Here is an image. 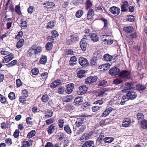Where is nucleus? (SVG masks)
<instances>
[{
    "instance_id": "nucleus-1",
    "label": "nucleus",
    "mask_w": 147,
    "mask_h": 147,
    "mask_svg": "<svg viewBox=\"0 0 147 147\" xmlns=\"http://www.w3.org/2000/svg\"><path fill=\"white\" fill-rule=\"evenodd\" d=\"M125 85L124 89L121 91L123 92H126L127 90L133 89L134 88V85L131 82H126Z\"/></svg>"
},
{
    "instance_id": "nucleus-2",
    "label": "nucleus",
    "mask_w": 147,
    "mask_h": 147,
    "mask_svg": "<svg viewBox=\"0 0 147 147\" xmlns=\"http://www.w3.org/2000/svg\"><path fill=\"white\" fill-rule=\"evenodd\" d=\"M125 96L128 98V100L129 99L133 100L137 97V94L136 92L133 91H128Z\"/></svg>"
},
{
    "instance_id": "nucleus-3",
    "label": "nucleus",
    "mask_w": 147,
    "mask_h": 147,
    "mask_svg": "<svg viewBox=\"0 0 147 147\" xmlns=\"http://www.w3.org/2000/svg\"><path fill=\"white\" fill-rule=\"evenodd\" d=\"M88 89V88L86 87L85 85H83L80 86L79 88V90L77 91L78 94V95H82L86 93Z\"/></svg>"
},
{
    "instance_id": "nucleus-4",
    "label": "nucleus",
    "mask_w": 147,
    "mask_h": 147,
    "mask_svg": "<svg viewBox=\"0 0 147 147\" xmlns=\"http://www.w3.org/2000/svg\"><path fill=\"white\" fill-rule=\"evenodd\" d=\"M97 78L96 76H90L87 78L86 80L85 83L86 84H90L95 82Z\"/></svg>"
},
{
    "instance_id": "nucleus-5",
    "label": "nucleus",
    "mask_w": 147,
    "mask_h": 147,
    "mask_svg": "<svg viewBox=\"0 0 147 147\" xmlns=\"http://www.w3.org/2000/svg\"><path fill=\"white\" fill-rule=\"evenodd\" d=\"M14 57V55L12 53H10L8 55L3 57V62L4 63H7L9 62L10 61L12 60Z\"/></svg>"
},
{
    "instance_id": "nucleus-6",
    "label": "nucleus",
    "mask_w": 147,
    "mask_h": 147,
    "mask_svg": "<svg viewBox=\"0 0 147 147\" xmlns=\"http://www.w3.org/2000/svg\"><path fill=\"white\" fill-rule=\"evenodd\" d=\"M120 72L119 69L117 67H114L111 69L109 71V74L111 75L115 76L118 74Z\"/></svg>"
},
{
    "instance_id": "nucleus-7",
    "label": "nucleus",
    "mask_w": 147,
    "mask_h": 147,
    "mask_svg": "<svg viewBox=\"0 0 147 147\" xmlns=\"http://www.w3.org/2000/svg\"><path fill=\"white\" fill-rule=\"evenodd\" d=\"M87 40L86 38H84L80 42V47L83 51H84L86 49L87 46V43L86 40Z\"/></svg>"
},
{
    "instance_id": "nucleus-8",
    "label": "nucleus",
    "mask_w": 147,
    "mask_h": 147,
    "mask_svg": "<svg viewBox=\"0 0 147 147\" xmlns=\"http://www.w3.org/2000/svg\"><path fill=\"white\" fill-rule=\"evenodd\" d=\"M110 11L115 16L118 15L120 12V9L115 7H112L109 9Z\"/></svg>"
},
{
    "instance_id": "nucleus-9",
    "label": "nucleus",
    "mask_w": 147,
    "mask_h": 147,
    "mask_svg": "<svg viewBox=\"0 0 147 147\" xmlns=\"http://www.w3.org/2000/svg\"><path fill=\"white\" fill-rule=\"evenodd\" d=\"M131 123V120L129 118L125 119L123 122L122 126L123 127H129Z\"/></svg>"
},
{
    "instance_id": "nucleus-10",
    "label": "nucleus",
    "mask_w": 147,
    "mask_h": 147,
    "mask_svg": "<svg viewBox=\"0 0 147 147\" xmlns=\"http://www.w3.org/2000/svg\"><path fill=\"white\" fill-rule=\"evenodd\" d=\"M79 62L80 64L82 66L87 65L88 63V60L85 58L80 57L79 59Z\"/></svg>"
},
{
    "instance_id": "nucleus-11",
    "label": "nucleus",
    "mask_w": 147,
    "mask_h": 147,
    "mask_svg": "<svg viewBox=\"0 0 147 147\" xmlns=\"http://www.w3.org/2000/svg\"><path fill=\"white\" fill-rule=\"evenodd\" d=\"M129 72L127 71H123L121 72L119 76L121 77L129 79Z\"/></svg>"
},
{
    "instance_id": "nucleus-12",
    "label": "nucleus",
    "mask_w": 147,
    "mask_h": 147,
    "mask_svg": "<svg viewBox=\"0 0 147 147\" xmlns=\"http://www.w3.org/2000/svg\"><path fill=\"white\" fill-rule=\"evenodd\" d=\"M74 87V85L73 83L68 84L67 86L66 90H65L66 93L67 94H70L72 92Z\"/></svg>"
},
{
    "instance_id": "nucleus-13",
    "label": "nucleus",
    "mask_w": 147,
    "mask_h": 147,
    "mask_svg": "<svg viewBox=\"0 0 147 147\" xmlns=\"http://www.w3.org/2000/svg\"><path fill=\"white\" fill-rule=\"evenodd\" d=\"M94 142L88 141L86 142L82 146V147H94Z\"/></svg>"
},
{
    "instance_id": "nucleus-14",
    "label": "nucleus",
    "mask_w": 147,
    "mask_h": 147,
    "mask_svg": "<svg viewBox=\"0 0 147 147\" xmlns=\"http://www.w3.org/2000/svg\"><path fill=\"white\" fill-rule=\"evenodd\" d=\"M94 10L92 9H90L88 11L87 14V19L89 20H92V17L94 16Z\"/></svg>"
},
{
    "instance_id": "nucleus-15",
    "label": "nucleus",
    "mask_w": 147,
    "mask_h": 147,
    "mask_svg": "<svg viewBox=\"0 0 147 147\" xmlns=\"http://www.w3.org/2000/svg\"><path fill=\"white\" fill-rule=\"evenodd\" d=\"M84 123V119L83 118H79L77 119L76 122V125L78 127L81 126Z\"/></svg>"
},
{
    "instance_id": "nucleus-16",
    "label": "nucleus",
    "mask_w": 147,
    "mask_h": 147,
    "mask_svg": "<svg viewBox=\"0 0 147 147\" xmlns=\"http://www.w3.org/2000/svg\"><path fill=\"white\" fill-rule=\"evenodd\" d=\"M60 83L61 82L60 80H56L51 84L50 87L51 88H55L57 87V86L59 85Z\"/></svg>"
},
{
    "instance_id": "nucleus-17",
    "label": "nucleus",
    "mask_w": 147,
    "mask_h": 147,
    "mask_svg": "<svg viewBox=\"0 0 147 147\" xmlns=\"http://www.w3.org/2000/svg\"><path fill=\"white\" fill-rule=\"evenodd\" d=\"M92 40L94 42H97L98 40V38L95 34L92 33L89 35Z\"/></svg>"
},
{
    "instance_id": "nucleus-18",
    "label": "nucleus",
    "mask_w": 147,
    "mask_h": 147,
    "mask_svg": "<svg viewBox=\"0 0 147 147\" xmlns=\"http://www.w3.org/2000/svg\"><path fill=\"white\" fill-rule=\"evenodd\" d=\"M78 38L76 35H71L70 38L68 39V41L70 43L72 42H75L78 39Z\"/></svg>"
},
{
    "instance_id": "nucleus-19",
    "label": "nucleus",
    "mask_w": 147,
    "mask_h": 147,
    "mask_svg": "<svg viewBox=\"0 0 147 147\" xmlns=\"http://www.w3.org/2000/svg\"><path fill=\"white\" fill-rule=\"evenodd\" d=\"M128 6V2L126 1H124L123 3V5L121 6V11H126L127 10V8Z\"/></svg>"
},
{
    "instance_id": "nucleus-20",
    "label": "nucleus",
    "mask_w": 147,
    "mask_h": 147,
    "mask_svg": "<svg viewBox=\"0 0 147 147\" xmlns=\"http://www.w3.org/2000/svg\"><path fill=\"white\" fill-rule=\"evenodd\" d=\"M97 59L96 57H93L90 60V63L92 66H95L97 64Z\"/></svg>"
},
{
    "instance_id": "nucleus-21",
    "label": "nucleus",
    "mask_w": 147,
    "mask_h": 147,
    "mask_svg": "<svg viewBox=\"0 0 147 147\" xmlns=\"http://www.w3.org/2000/svg\"><path fill=\"white\" fill-rule=\"evenodd\" d=\"M123 30L127 32L131 33L133 32L134 29L132 27L128 26L124 27Z\"/></svg>"
},
{
    "instance_id": "nucleus-22",
    "label": "nucleus",
    "mask_w": 147,
    "mask_h": 147,
    "mask_svg": "<svg viewBox=\"0 0 147 147\" xmlns=\"http://www.w3.org/2000/svg\"><path fill=\"white\" fill-rule=\"evenodd\" d=\"M113 57L108 54H106L104 55V59L106 61H110Z\"/></svg>"
},
{
    "instance_id": "nucleus-23",
    "label": "nucleus",
    "mask_w": 147,
    "mask_h": 147,
    "mask_svg": "<svg viewBox=\"0 0 147 147\" xmlns=\"http://www.w3.org/2000/svg\"><path fill=\"white\" fill-rule=\"evenodd\" d=\"M82 101V98L81 97H78L76 98L74 101V103L77 105H80Z\"/></svg>"
},
{
    "instance_id": "nucleus-24",
    "label": "nucleus",
    "mask_w": 147,
    "mask_h": 147,
    "mask_svg": "<svg viewBox=\"0 0 147 147\" xmlns=\"http://www.w3.org/2000/svg\"><path fill=\"white\" fill-rule=\"evenodd\" d=\"M55 24L56 23L54 21H50L47 24V27L48 28H52L54 27Z\"/></svg>"
},
{
    "instance_id": "nucleus-25",
    "label": "nucleus",
    "mask_w": 147,
    "mask_h": 147,
    "mask_svg": "<svg viewBox=\"0 0 147 147\" xmlns=\"http://www.w3.org/2000/svg\"><path fill=\"white\" fill-rule=\"evenodd\" d=\"M24 41V40L23 38L20 39L17 43L16 47L18 49L21 48L23 46Z\"/></svg>"
},
{
    "instance_id": "nucleus-26",
    "label": "nucleus",
    "mask_w": 147,
    "mask_h": 147,
    "mask_svg": "<svg viewBox=\"0 0 147 147\" xmlns=\"http://www.w3.org/2000/svg\"><path fill=\"white\" fill-rule=\"evenodd\" d=\"M85 74V71L84 70H81L79 71L77 73V76L80 78L84 77Z\"/></svg>"
},
{
    "instance_id": "nucleus-27",
    "label": "nucleus",
    "mask_w": 147,
    "mask_h": 147,
    "mask_svg": "<svg viewBox=\"0 0 147 147\" xmlns=\"http://www.w3.org/2000/svg\"><path fill=\"white\" fill-rule=\"evenodd\" d=\"M86 127L85 125H83L78 130L76 134L79 135L82 134L85 130L86 129Z\"/></svg>"
},
{
    "instance_id": "nucleus-28",
    "label": "nucleus",
    "mask_w": 147,
    "mask_h": 147,
    "mask_svg": "<svg viewBox=\"0 0 147 147\" xmlns=\"http://www.w3.org/2000/svg\"><path fill=\"white\" fill-rule=\"evenodd\" d=\"M28 53L30 56L31 57L33 55H35V52L34 46H32L31 49L28 51Z\"/></svg>"
},
{
    "instance_id": "nucleus-29",
    "label": "nucleus",
    "mask_w": 147,
    "mask_h": 147,
    "mask_svg": "<svg viewBox=\"0 0 147 147\" xmlns=\"http://www.w3.org/2000/svg\"><path fill=\"white\" fill-rule=\"evenodd\" d=\"M128 98L125 95H124L121 98L120 102V104L122 105H123L125 104V102L128 100Z\"/></svg>"
},
{
    "instance_id": "nucleus-30",
    "label": "nucleus",
    "mask_w": 147,
    "mask_h": 147,
    "mask_svg": "<svg viewBox=\"0 0 147 147\" xmlns=\"http://www.w3.org/2000/svg\"><path fill=\"white\" fill-rule=\"evenodd\" d=\"M137 119L139 121L141 122L144 120V116L142 113H138L137 114Z\"/></svg>"
},
{
    "instance_id": "nucleus-31",
    "label": "nucleus",
    "mask_w": 147,
    "mask_h": 147,
    "mask_svg": "<svg viewBox=\"0 0 147 147\" xmlns=\"http://www.w3.org/2000/svg\"><path fill=\"white\" fill-rule=\"evenodd\" d=\"M64 129L67 134H69L71 133L70 128L68 125H65Z\"/></svg>"
},
{
    "instance_id": "nucleus-32",
    "label": "nucleus",
    "mask_w": 147,
    "mask_h": 147,
    "mask_svg": "<svg viewBox=\"0 0 147 147\" xmlns=\"http://www.w3.org/2000/svg\"><path fill=\"white\" fill-rule=\"evenodd\" d=\"M55 129V126L53 125H51L47 130L48 133L49 134H51L54 131Z\"/></svg>"
},
{
    "instance_id": "nucleus-33",
    "label": "nucleus",
    "mask_w": 147,
    "mask_h": 147,
    "mask_svg": "<svg viewBox=\"0 0 147 147\" xmlns=\"http://www.w3.org/2000/svg\"><path fill=\"white\" fill-rule=\"evenodd\" d=\"M141 126L144 129H147V121L145 119L141 121Z\"/></svg>"
},
{
    "instance_id": "nucleus-34",
    "label": "nucleus",
    "mask_w": 147,
    "mask_h": 147,
    "mask_svg": "<svg viewBox=\"0 0 147 147\" xmlns=\"http://www.w3.org/2000/svg\"><path fill=\"white\" fill-rule=\"evenodd\" d=\"M77 61L76 57L75 56L72 57L70 59L69 61V63L71 65H73L76 63Z\"/></svg>"
},
{
    "instance_id": "nucleus-35",
    "label": "nucleus",
    "mask_w": 147,
    "mask_h": 147,
    "mask_svg": "<svg viewBox=\"0 0 147 147\" xmlns=\"http://www.w3.org/2000/svg\"><path fill=\"white\" fill-rule=\"evenodd\" d=\"M114 140V139L110 137H107L104 139L105 142L110 143L111 142Z\"/></svg>"
},
{
    "instance_id": "nucleus-36",
    "label": "nucleus",
    "mask_w": 147,
    "mask_h": 147,
    "mask_svg": "<svg viewBox=\"0 0 147 147\" xmlns=\"http://www.w3.org/2000/svg\"><path fill=\"white\" fill-rule=\"evenodd\" d=\"M43 5H44L50 6V7H52L55 6V4L53 2L47 1L44 3Z\"/></svg>"
},
{
    "instance_id": "nucleus-37",
    "label": "nucleus",
    "mask_w": 147,
    "mask_h": 147,
    "mask_svg": "<svg viewBox=\"0 0 147 147\" xmlns=\"http://www.w3.org/2000/svg\"><path fill=\"white\" fill-rule=\"evenodd\" d=\"M47 61V57L46 56H43L40 59V62L41 64H45L46 63Z\"/></svg>"
},
{
    "instance_id": "nucleus-38",
    "label": "nucleus",
    "mask_w": 147,
    "mask_h": 147,
    "mask_svg": "<svg viewBox=\"0 0 147 147\" xmlns=\"http://www.w3.org/2000/svg\"><path fill=\"white\" fill-rule=\"evenodd\" d=\"M36 134V131L34 130H32L28 133L27 135L28 138H30L34 136Z\"/></svg>"
},
{
    "instance_id": "nucleus-39",
    "label": "nucleus",
    "mask_w": 147,
    "mask_h": 147,
    "mask_svg": "<svg viewBox=\"0 0 147 147\" xmlns=\"http://www.w3.org/2000/svg\"><path fill=\"white\" fill-rule=\"evenodd\" d=\"M21 27L24 28H26L27 26V23L26 21H23L22 20H21Z\"/></svg>"
},
{
    "instance_id": "nucleus-40",
    "label": "nucleus",
    "mask_w": 147,
    "mask_h": 147,
    "mask_svg": "<svg viewBox=\"0 0 147 147\" xmlns=\"http://www.w3.org/2000/svg\"><path fill=\"white\" fill-rule=\"evenodd\" d=\"M49 97L47 94H44L43 95L42 97V100L43 102H46L49 100Z\"/></svg>"
},
{
    "instance_id": "nucleus-41",
    "label": "nucleus",
    "mask_w": 147,
    "mask_h": 147,
    "mask_svg": "<svg viewBox=\"0 0 147 147\" xmlns=\"http://www.w3.org/2000/svg\"><path fill=\"white\" fill-rule=\"evenodd\" d=\"M123 81L121 78H116L113 81V83L115 84H118L122 83Z\"/></svg>"
},
{
    "instance_id": "nucleus-42",
    "label": "nucleus",
    "mask_w": 147,
    "mask_h": 147,
    "mask_svg": "<svg viewBox=\"0 0 147 147\" xmlns=\"http://www.w3.org/2000/svg\"><path fill=\"white\" fill-rule=\"evenodd\" d=\"M53 46L52 43L48 42L46 45V48L47 50L50 51L52 49Z\"/></svg>"
},
{
    "instance_id": "nucleus-43",
    "label": "nucleus",
    "mask_w": 147,
    "mask_h": 147,
    "mask_svg": "<svg viewBox=\"0 0 147 147\" xmlns=\"http://www.w3.org/2000/svg\"><path fill=\"white\" fill-rule=\"evenodd\" d=\"M65 88L63 86H61L58 89V92L59 94H63L65 91Z\"/></svg>"
},
{
    "instance_id": "nucleus-44",
    "label": "nucleus",
    "mask_w": 147,
    "mask_h": 147,
    "mask_svg": "<svg viewBox=\"0 0 147 147\" xmlns=\"http://www.w3.org/2000/svg\"><path fill=\"white\" fill-rule=\"evenodd\" d=\"M83 13V11L81 10H79L76 13V16L77 17L79 18L82 16Z\"/></svg>"
},
{
    "instance_id": "nucleus-45",
    "label": "nucleus",
    "mask_w": 147,
    "mask_h": 147,
    "mask_svg": "<svg viewBox=\"0 0 147 147\" xmlns=\"http://www.w3.org/2000/svg\"><path fill=\"white\" fill-rule=\"evenodd\" d=\"M53 114V112L52 111H47L46 112L45 116L50 117L52 116Z\"/></svg>"
},
{
    "instance_id": "nucleus-46",
    "label": "nucleus",
    "mask_w": 147,
    "mask_h": 147,
    "mask_svg": "<svg viewBox=\"0 0 147 147\" xmlns=\"http://www.w3.org/2000/svg\"><path fill=\"white\" fill-rule=\"evenodd\" d=\"M17 60H15L12 61L9 63L7 64L6 65L8 66V67H9L11 66H13L16 65L17 63Z\"/></svg>"
},
{
    "instance_id": "nucleus-47",
    "label": "nucleus",
    "mask_w": 147,
    "mask_h": 147,
    "mask_svg": "<svg viewBox=\"0 0 147 147\" xmlns=\"http://www.w3.org/2000/svg\"><path fill=\"white\" fill-rule=\"evenodd\" d=\"M32 74L33 75L37 74L39 73V70L37 68H34L31 70Z\"/></svg>"
},
{
    "instance_id": "nucleus-48",
    "label": "nucleus",
    "mask_w": 147,
    "mask_h": 147,
    "mask_svg": "<svg viewBox=\"0 0 147 147\" xmlns=\"http://www.w3.org/2000/svg\"><path fill=\"white\" fill-rule=\"evenodd\" d=\"M86 9H87L88 8L91 7L92 5V3L90 0H88L86 3Z\"/></svg>"
},
{
    "instance_id": "nucleus-49",
    "label": "nucleus",
    "mask_w": 147,
    "mask_h": 147,
    "mask_svg": "<svg viewBox=\"0 0 147 147\" xmlns=\"http://www.w3.org/2000/svg\"><path fill=\"white\" fill-rule=\"evenodd\" d=\"M15 10L18 14L19 15L21 14V12L20 10V6L16 5L15 8Z\"/></svg>"
},
{
    "instance_id": "nucleus-50",
    "label": "nucleus",
    "mask_w": 147,
    "mask_h": 147,
    "mask_svg": "<svg viewBox=\"0 0 147 147\" xmlns=\"http://www.w3.org/2000/svg\"><path fill=\"white\" fill-rule=\"evenodd\" d=\"M26 97L22 96H20L19 97V99L20 102L21 103H24L26 100Z\"/></svg>"
},
{
    "instance_id": "nucleus-51",
    "label": "nucleus",
    "mask_w": 147,
    "mask_h": 147,
    "mask_svg": "<svg viewBox=\"0 0 147 147\" xmlns=\"http://www.w3.org/2000/svg\"><path fill=\"white\" fill-rule=\"evenodd\" d=\"M0 101L3 103H6L5 98L3 95L0 94Z\"/></svg>"
},
{
    "instance_id": "nucleus-52",
    "label": "nucleus",
    "mask_w": 147,
    "mask_h": 147,
    "mask_svg": "<svg viewBox=\"0 0 147 147\" xmlns=\"http://www.w3.org/2000/svg\"><path fill=\"white\" fill-rule=\"evenodd\" d=\"M35 51V54H38L40 53L42 51V48L40 47H38L36 49H34Z\"/></svg>"
},
{
    "instance_id": "nucleus-53",
    "label": "nucleus",
    "mask_w": 147,
    "mask_h": 147,
    "mask_svg": "<svg viewBox=\"0 0 147 147\" xmlns=\"http://www.w3.org/2000/svg\"><path fill=\"white\" fill-rule=\"evenodd\" d=\"M103 42L105 43H107L108 44H111L113 42V40L110 39L109 38L104 40Z\"/></svg>"
},
{
    "instance_id": "nucleus-54",
    "label": "nucleus",
    "mask_w": 147,
    "mask_h": 147,
    "mask_svg": "<svg viewBox=\"0 0 147 147\" xmlns=\"http://www.w3.org/2000/svg\"><path fill=\"white\" fill-rule=\"evenodd\" d=\"M8 97L11 100H13L15 98V95L13 92L10 93L8 95Z\"/></svg>"
},
{
    "instance_id": "nucleus-55",
    "label": "nucleus",
    "mask_w": 147,
    "mask_h": 147,
    "mask_svg": "<svg viewBox=\"0 0 147 147\" xmlns=\"http://www.w3.org/2000/svg\"><path fill=\"white\" fill-rule=\"evenodd\" d=\"M104 137V136L103 134L101 133L98 138V141L100 143H101L102 139Z\"/></svg>"
},
{
    "instance_id": "nucleus-56",
    "label": "nucleus",
    "mask_w": 147,
    "mask_h": 147,
    "mask_svg": "<svg viewBox=\"0 0 147 147\" xmlns=\"http://www.w3.org/2000/svg\"><path fill=\"white\" fill-rule=\"evenodd\" d=\"M51 35H52L54 38L58 36V34L57 32L55 30H53L51 33Z\"/></svg>"
},
{
    "instance_id": "nucleus-57",
    "label": "nucleus",
    "mask_w": 147,
    "mask_h": 147,
    "mask_svg": "<svg viewBox=\"0 0 147 147\" xmlns=\"http://www.w3.org/2000/svg\"><path fill=\"white\" fill-rule=\"evenodd\" d=\"M64 121L63 119H60L59 120V125L60 128H62L63 127Z\"/></svg>"
},
{
    "instance_id": "nucleus-58",
    "label": "nucleus",
    "mask_w": 147,
    "mask_h": 147,
    "mask_svg": "<svg viewBox=\"0 0 147 147\" xmlns=\"http://www.w3.org/2000/svg\"><path fill=\"white\" fill-rule=\"evenodd\" d=\"M5 142L9 145H11L12 144V141L10 138L6 139L5 140Z\"/></svg>"
},
{
    "instance_id": "nucleus-59",
    "label": "nucleus",
    "mask_w": 147,
    "mask_h": 147,
    "mask_svg": "<svg viewBox=\"0 0 147 147\" xmlns=\"http://www.w3.org/2000/svg\"><path fill=\"white\" fill-rule=\"evenodd\" d=\"M84 134L86 140L89 139L92 134V133L91 132H90L88 133H85Z\"/></svg>"
},
{
    "instance_id": "nucleus-60",
    "label": "nucleus",
    "mask_w": 147,
    "mask_h": 147,
    "mask_svg": "<svg viewBox=\"0 0 147 147\" xmlns=\"http://www.w3.org/2000/svg\"><path fill=\"white\" fill-rule=\"evenodd\" d=\"M22 96L26 97L28 96V93L26 90H23L22 91Z\"/></svg>"
},
{
    "instance_id": "nucleus-61",
    "label": "nucleus",
    "mask_w": 147,
    "mask_h": 147,
    "mask_svg": "<svg viewBox=\"0 0 147 147\" xmlns=\"http://www.w3.org/2000/svg\"><path fill=\"white\" fill-rule=\"evenodd\" d=\"M34 9V7L32 6H30L28 9V13L30 14L32 13Z\"/></svg>"
},
{
    "instance_id": "nucleus-62",
    "label": "nucleus",
    "mask_w": 147,
    "mask_h": 147,
    "mask_svg": "<svg viewBox=\"0 0 147 147\" xmlns=\"http://www.w3.org/2000/svg\"><path fill=\"white\" fill-rule=\"evenodd\" d=\"M66 55H72L73 53V52L72 50H67L66 51Z\"/></svg>"
},
{
    "instance_id": "nucleus-63",
    "label": "nucleus",
    "mask_w": 147,
    "mask_h": 147,
    "mask_svg": "<svg viewBox=\"0 0 147 147\" xmlns=\"http://www.w3.org/2000/svg\"><path fill=\"white\" fill-rule=\"evenodd\" d=\"M107 82L105 80H102L99 82L98 85L100 86H103L106 84Z\"/></svg>"
},
{
    "instance_id": "nucleus-64",
    "label": "nucleus",
    "mask_w": 147,
    "mask_h": 147,
    "mask_svg": "<svg viewBox=\"0 0 147 147\" xmlns=\"http://www.w3.org/2000/svg\"><path fill=\"white\" fill-rule=\"evenodd\" d=\"M19 130L18 129H17L15 131L14 133V136L15 138H17L19 136Z\"/></svg>"
}]
</instances>
